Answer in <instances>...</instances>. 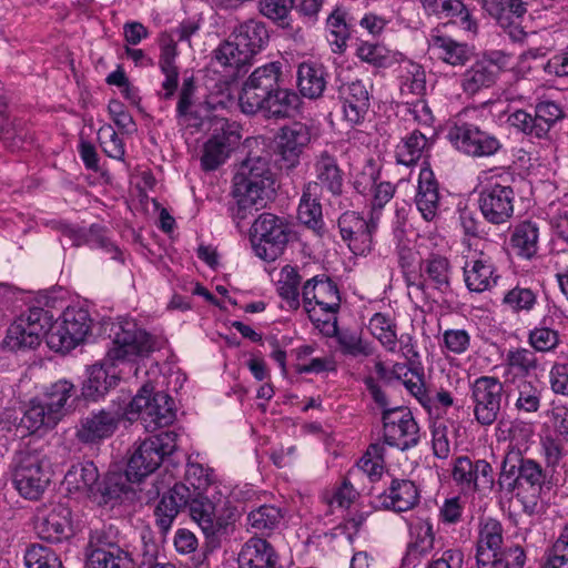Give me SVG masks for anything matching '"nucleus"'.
Returning <instances> with one entry per match:
<instances>
[{
	"label": "nucleus",
	"mask_w": 568,
	"mask_h": 568,
	"mask_svg": "<svg viewBox=\"0 0 568 568\" xmlns=\"http://www.w3.org/2000/svg\"><path fill=\"white\" fill-rule=\"evenodd\" d=\"M294 8V0H260V12L280 23L282 27L287 26L286 19L288 18L292 9Z\"/></svg>",
	"instance_id": "774afa93"
},
{
	"label": "nucleus",
	"mask_w": 568,
	"mask_h": 568,
	"mask_svg": "<svg viewBox=\"0 0 568 568\" xmlns=\"http://www.w3.org/2000/svg\"><path fill=\"white\" fill-rule=\"evenodd\" d=\"M125 406L128 420L140 419L149 432L171 425L176 417L173 398L163 392L154 393L151 383L143 384Z\"/></svg>",
	"instance_id": "7ed1b4c3"
},
{
	"label": "nucleus",
	"mask_w": 568,
	"mask_h": 568,
	"mask_svg": "<svg viewBox=\"0 0 568 568\" xmlns=\"http://www.w3.org/2000/svg\"><path fill=\"white\" fill-rule=\"evenodd\" d=\"M450 274L449 261L440 255H432L420 265L423 282L418 287H432L440 293H447L450 290Z\"/></svg>",
	"instance_id": "7c9ffc66"
},
{
	"label": "nucleus",
	"mask_w": 568,
	"mask_h": 568,
	"mask_svg": "<svg viewBox=\"0 0 568 568\" xmlns=\"http://www.w3.org/2000/svg\"><path fill=\"white\" fill-rule=\"evenodd\" d=\"M509 174L491 175L483 186L478 205L485 220L499 225L509 222L514 215L515 192Z\"/></svg>",
	"instance_id": "0eeeda50"
},
{
	"label": "nucleus",
	"mask_w": 568,
	"mask_h": 568,
	"mask_svg": "<svg viewBox=\"0 0 568 568\" xmlns=\"http://www.w3.org/2000/svg\"><path fill=\"white\" fill-rule=\"evenodd\" d=\"M251 61L247 53L240 49L231 37L213 51V65L219 67L220 72L229 77H237Z\"/></svg>",
	"instance_id": "f704fd0d"
},
{
	"label": "nucleus",
	"mask_w": 568,
	"mask_h": 568,
	"mask_svg": "<svg viewBox=\"0 0 568 568\" xmlns=\"http://www.w3.org/2000/svg\"><path fill=\"white\" fill-rule=\"evenodd\" d=\"M215 133L203 144L201 166L204 171H214L222 165L241 135L225 119L216 121Z\"/></svg>",
	"instance_id": "6ab92c4d"
},
{
	"label": "nucleus",
	"mask_w": 568,
	"mask_h": 568,
	"mask_svg": "<svg viewBox=\"0 0 568 568\" xmlns=\"http://www.w3.org/2000/svg\"><path fill=\"white\" fill-rule=\"evenodd\" d=\"M128 419L125 400L98 412H92L80 420L75 436L83 444H95L111 437L122 419Z\"/></svg>",
	"instance_id": "2eb2a0df"
},
{
	"label": "nucleus",
	"mask_w": 568,
	"mask_h": 568,
	"mask_svg": "<svg viewBox=\"0 0 568 568\" xmlns=\"http://www.w3.org/2000/svg\"><path fill=\"white\" fill-rule=\"evenodd\" d=\"M384 469V447L379 444H372L365 455L358 460L357 467L349 471H358L367 475L372 480L378 479Z\"/></svg>",
	"instance_id": "13d9d810"
},
{
	"label": "nucleus",
	"mask_w": 568,
	"mask_h": 568,
	"mask_svg": "<svg viewBox=\"0 0 568 568\" xmlns=\"http://www.w3.org/2000/svg\"><path fill=\"white\" fill-rule=\"evenodd\" d=\"M341 93L345 120L351 124H358L364 120L369 108L368 85L362 80H355L345 84Z\"/></svg>",
	"instance_id": "bb28decb"
},
{
	"label": "nucleus",
	"mask_w": 568,
	"mask_h": 568,
	"mask_svg": "<svg viewBox=\"0 0 568 568\" xmlns=\"http://www.w3.org/2000/svg\"><path fill=\"white\" fill-rule=\"evenodd\" d=\"M298 104L300 97L297 93L287 89H281L277 83L276 90L267 97L258 112H263L267 118H285L291 115Z\"/></svg>",
	"instance_id": "c03bdc74"
},
{
	"label": "nucleus",
	"mask_w": 568,
	"mask_h": 568,
	"mask_svg": "<svg viewBox=\"0 0 568 568\" xmlns=\"http://www.w3.org/2000/svg\"><path fill=\"white\" fill-rule=\"evenodd\" d=\"M415 202L418 211L426 221L434 220L439 206V192L434 173L428 168H424L419 172Z\"/></svg>",
	"instance_id": "473e14b6"
},
{
	"label": "nucleus",
	"mask_w": 568,
	"mask_h": 568,
	"mask_svg": "<svg viewBox=\"0 0 568 568\" xmlns=\"http://www.w3.org/2000/svg\"><path fill=\"white\" fill-rule=\"evenodd\" d=\"M50 481L49 460L43 449L27 447L16 454L12 464V483L21 497L39 500Z\"/></svg>",
	"instance_id": "f03ea898"
},
{
	"label": "nucleus",
	"mask_w": 568,
	"mask_h": 568,
	"mask_svg": "<svg viewBox=\"0 0 568 568\" xmlns=\"http://www.w3.org/2000/svg\"><path fill=\"white\" fill-rule=\"evenodd\" d=\"M288 222L272 213L261 214L251 227V243L256 256L272 262L281 256L288 243Z\"/></svg>",
	"instance_id": "423d86ee"
},
{
	"label": "nucleus",
	"mask_w": 568,
	"mask_h": 568,
	"mask_svg": "<svg viewBox=\"0 0 568 568\" xmlns=\"http://www.w3.org/2000/svg\"><path fill=\"white\" fill-rule=\"evenodd\" d=\"M302 276L298 270L292 265H285L277 280V293L288 310L300 307V285Z\"/></svg>",
	"instance_id": "3c124183"
},
{
	"label": "nucleus",
	"mask_w": 568,
	"mask_h": 568,
	"mask_svg": "<svg viewBox=\"0 0 568 568\" xmlns=\"http://www.w3.org/2000/svg\"><path fill=\"white\" fill-rule=\"evenodd\" d=\"M187 507L191 518L207 537L227 534L236 520L234 508L226 504L215 505L203 494H192Z\"/></svg>",
	"instance_id": "f8f14e48"
},
{
	"label": "nucleus",
	"mask_w": 568,
	"mask_h": 568,
	"mask_svg": "<svg viewBox=\"0 0 568 568\" xmlns=\"http://www.w3.org/2000/svg\"><path fill=\"white\" fill-rule=\"evenodd\" d=\"M337 343L341 351L345 355L353 357L358 356H371L373 354V347L368 342L362 339V337L353 332L344 331L336 333Z\"/></svg>",
	"instance_id": "69168bd1"
},
{
	"label": "nucleus",
	"mask_w": 568,
	"mask_h": 568,
	"mask_svg": "<svg viewBox=\"0 0 568 568\" xmlns=\"http://www.w3.org/2000/svg\"><path fill=\"white\" fill-rule=\"evenodd\" d=\"M326 83V73L323 65L314 62H303L298 65L297 88L303 97L308 99L322 97Z\"/></svg>",
	"instance_id": "c9c22d12"
},
{
	"label": "nucleus",
	"mask_w": 568,
	"mask_h": 568,
	"mask_svg": "<svg viewBox=\"0 0 568 568\" xmlns=\"http://www.w3.org/2000/svg\"><path fill=\"white\" fill-rule=\"evenodd\" d=\"M174 432H161L144 439L132 454L125 470L126 478L139 483L151 475L161 465L165 456L173 454L178 447Z\"/></svg>",
	"instance_id": "39448f33"
},
{
	"label": "nucleus",
	"mask_w": 568,
	"mask_h": 568,
	"mask_svg": "<svg viewBox=\"0 0 568 568\" xmlns=\"http://www.w3.org/2000/svg\"><path fill=\"white\" fill-rule=\"evenodd\" d=\"M474 416L481 426L493 425L501 413L504 385L495 376H480L470 387Z\"/></svg>",
	"instance_id": "4468645a"
},
{
	"label": "nucleus",
	"mask_w": 568,
	"mask_h": 568,
	"mask_svg": "<svg viewBox=\"0 0 568 568\" xmlns=\"http://www.w3.org/2000/svg\"><path fill=\"white\" fill-rule=\"evenodd\" d=\"M501 149L499 139L478 126L475 142L471 148H467V156L486 158L496 154Z\"/></svg>",
	"instance_id": "338daca9"
},
{
	"label": "nucleus",
	"mask_w": 568,
	"mask_h": 568,
	"mask_svg": "<svg viewBox=\"0 0 568 568\" xmlns=\"http://www.w3.org/2000/svg\"><path fill=\"white\" fill-rule=\"evenodd\" d=\"M87 568H133L131 555L121 547L110 550H90L87 555Z\"/></svg>",
	"instance_id": "8fccbe9b"
},
{
	"label": "nucleus",
	"mask_w": 568,
	"mask_h": 568,
	"mask_svg": "<svg viewBox=\"0 0 568 568\" xmlns=\"http://www.w3.org/2000/svg\"><path fill=\"white\" fill-rule=\"evenodd\" d=\"M430 144V141L424 133L414 130L397 144L395 151L397 163L406 166L415 165L429 149Z\"/></svg>",
	"instance_id": "37998d69"
},
{
	"label": "nucleus",
	"mask_w": 568,
	"mask_h": 568,
	"mask_svg": "<svg viewBox=\"0 0 568 568\" xmlns=\"http://www.w3.org/2000/svg\"><path fill=\"white\" fill-rule=\"evenodd\" d=\"M275 564L273 547L262 538H250L239 554L240 568H275Z\"/></svg>",
	"instance_id": "2f4dec72"
},
{
	"label": "nucleus",
	"mask_w": 568,
	"mask_h": 568,
	"mask_svg": "<svg viewBox=\"0 0 568 568\" xmlns=\"http://www.w3.org/2000/svg\"><path fill=\"white\" fill-rule=\"evenodd\" d=\"M233 194L235 204L231 207V214L237 223L253 215L258 204L263 205L264 195L257 193V191L245 192L234 186Z\"/></svg>",
	"instance_id": "5fc2aeb1"
},
{
	"label": "nucleus",
	"mask_w": 568,
	"mask_h": 568,
	"mask_svg": "<svg viewBox=\"0 0 568 568\" xmlns=\"http://www.w3.org/2000/svg\"><path fill=\"white\" fill-rule=\"evenodd\" d=\"M310 141V130L302 123H294L281 130L277 148L281 159L288 169L296 166L304 148Z\"/></svg>",
	"instance_id": "a878e982"
},
{
	"label": "nucleus",
	"mask_w": 568,
	"mask_h": 568,
	"mask_svg": "<svg viewBox=\"0 0 568 568\" xmlns=\"http://www.w3.org/2000/svg\"><path fill=\"white\" fill-rule=\"evenodd\" d=\"M231 38L252 60L266 47L270 34L262 21L251 19L234 28Z\"/></svg>",
	"instance_id": "c85d7f7f"
},
{
	"label": "nucleus",
	"mask_w": 568,
	"mask_h": 568,
	"mask_svg": "<svg viewBox=\"0 0 568 568\" xmlns=\"http://www.w3.org/2000/svg\"><path fill=\"white\" fill-rule=\"evenodd\" d=\"M384 440L389 446L407 450L415 447L420 438L419 427L410 410L395 407L383 412Z\"/></svg>",
	"instance_id": "f3484780"
},
{
	"label": "nucleus",
	"mask_w": 568,
	"mask_h": 568,
	"mask_svg": "<svg viewBox=\"0 0 568 568\" xmlns=\"http://www.w3.org/2000/svg\"><path fill=\"white\" fill-rule=\"evenodd\" d=\"M432 49L439 59L454 67L464 65L470 58V50L466 44L447 37H433Z\"/></svg>",
	"instance_id": "09e8293b"
},
{
	"label": "nucleus",
	"mask_w": 568,
	"mask_h": 568,
	"mask_svg": "<svg viewBox=\"0 0 568 568\" xmlns=\"http://www.w3.org/2000/svg\"><path fill=\"white\" fill-rule=\"evenodd\" d=\"M98 479L99 471L93 463L77 464L67 471L62 485L69 494L89 495Z\"/></svg>",
	"instance_id": "ea45409f"
},
{
	"label": "nucleus",
	"mask_w": 568,
	"mask_h": 568,
	"mask_svg": "<svg viewBox=\"0 0 568 568\" xmlns=\"http://www.w3.org/2000/svg\"><path fill=\"white\" fill-rule=\"evenodd\" d=\"M92 320L87 310L68 307L60 322H51L48 346L55 352H69L84 342L91 332Z\"/></svg>",
	"instance_id": "9d476101"
},
{
	"label": "nucleus",
	"mask_w": 568,
	"mask_h": 568,
	"mask_svg": "<svg viewBox=\"0 0 568 568\" xmlns=\"http://www.w3.org/2000/svg\"><path fill=\"white\" fill-rule=\"evenodd\" d=\"M303 305L313 322H328L341 307L337 284L326 275L307 280L302 288Z\"/></svg>",
	"instance_id": "6e6552de"
},
{
	"label": "nucleus",
	"mask_w": 568,
	"mask_h": 568,
	"mask_svg": "<svg viewBox=\"0 0 568 568\" xmlns=\"http://www.w3.org/2000/svg\"><path fill=\"white\" fill-rule=\"evenodd\" d=\"M538 225L531 221H523L515 226L510 235V245L517 255L531 258L538 252Z\"/></svg>",
	"instance_id": "a19ab883"
},
{
	"label": "nucleus",
	"mask_w": 568,
	"mask_h": 568,
	"mask_svg": "<svg viewBox=\"0 0 568 568\" xmlns=\"http://www.w3.org/2000/svg\"><path fill=\"white\" fill-rule=\"evenodd\" d=\"M528 343L536 352H550L558 346L559 334L556 329L548 327L544 318L540 326L529 332Z\"/></svg>",
	"instance_id": "e2e57ef3"
},
{
	"label": "nucleus",
	"mask_w": 568,
	"mask_h": 568,
	"mask_svg": "<svg viewBox=\"0 0 568 568\" xmlns=\"http://www.w3.org/2000/svg\"><path fill=\"white\" fill-rule=\"evenodd\" d=\"M358 477V471H348L345 478L336 486L332 494L325 495V500L329 506L336 505L339 508L347 509L358 498L359 493L354 487L353 480Z\"/></svg>",
	"instance_id": "4d7b16f0"
},
{
	"label": "nucleus",
	"mask_w": 568,
	"mask_h": 568,
	"mask_svg": "<svg viewBox=\"0 0 568 568\" xmlns=\"http://www.w3.org/2000/svg\"><path fill=\"white\" fill-rule=\"evenodd\" d=\"M463 270L466 287L474 293L490 291L500 277L491 257L484 252L469 257Z\"/></svg>",
	"instance_id": "5701e85b"
},
{
	"label": "nucleus",
	"mask_w": 568,
	"mask_h": 568,
	"mask_svg": "<svg viewBox=\"0 0 568 568\" xmlns=\"http://www.w3.org/2000/svg\"><path fill=\"white\" fill-rule=\"evenodd\" d=\"M561 106L554 101H541L535 106V121L538 122L539 139L545 138L550 129L564 119Z\"/></svg>",
	"instance_id": "bf43d9fd"
},
{
	"label": "nucleus",
	"mask_w": 568,
	"mask_h": 568,
	"mask_svg": "<svg viewBox=\"0 0 568 568\" xmlns=\"http://www.w3.org/2000/svg\"><path fill=\"white\" fill-rule=\"evenodd\" d=\"M191 497V489L182 483H176L161 497L154 509V516L156 526L163 534L170 530L178 514L187 506Z\"/></svg>",
	"instance_id": "b1692460"
},
{
	"label": "nucleus",
	"mask_w": 568,
	"mask_h": 568,
	"mask_svg": "<svg viewBox=\"0 0 568 568\" xmlns=\"http://www.w3.org/2000/svg\"><path fill=\"white\" fill-rule=\"evenodd\" d=\"M452 476L456 485L465 491L490 490L494 485L493 467L484 459L457 457L453 464Z\"/></svg>",
	"instance_id": "aec40b11"
},
{
	"label": "nucleus",
	"mask_w": 568,
	"mask_h": 568,
	"mask_svg": "<svg viewBox=\"0 0 568 568\" xmlns=\"http://www.w3.org/2000/svg\"><path fill=\"white\" fill-rule=\"evenodd\" d=\"M424 10L429 16L438 18H459L466 30H471L475 22L470 19V13L462 0H420Z\"/></svg>",
	"instance_id": "79ce46f5"
},
{
	"label": "nucleus",
	"mask_w": 568,
	"mask_h": 568,
	"mask_svg": "<svg viewBox=\"0 0 568 568\" xmlns=\"http://www.w3.org/2000/svg\"><path fill=\"white\" fill-rule=\"evenodd\" d=\"M399 97L408 105L414 120L422 124L433 122L432 112L422 97L426 91V73L424 68L410 60L403 61L398 67Z\"/></svg>",
	"instance_id": "1a4fd4ad"
},
{
	"label": "nucleus",
	"mask_w": 568,
	"mask_h": 568,
	"mask_svg": "<svg viewBox=\"0 0 568 568\" xmlns=\"http://www.w3.org/2000/svg\"><path fill=\"white\" fill-rule=\"evenodd\" d=\"M110 337L112 342L106 352V359L112 365L149 355L155 349L154 337L130 318H118L113 322Z\"/></svg>",
	"instance_id": "20e7f679"
},
{
	"label": "nucleus",
	"mask_w": 568,
	"mask_h": 568,
	"mask_svg": "<svg viewBox=\"0 0 568 568\" xmlns=\"http://www.w3.org/2000/svg\"><path fill=\"white\" fill-rule=\"evenodd\" d=\"M538 367V358L534 351L525 347L510 348L505 356V374L525 378Z\"/></svg>",
	"instance_id": "a18cd8bd"
},
{
	"label": "nucleus",
	"mask_w": 568,
	"mask_h": 568,
	"mask_svg": "<svg viewBox=\"0 0 568 568\" xmlns=\"http://www.w3.org/2000/svg\"><path fill=\"white\" fill-rule=\"evenodd\" d=\"M62 419L57 410L50 408L43 398L32 399L21 423L31 433L52 429Z\"/></svg>",
	"instance_id": "4c0bfd02"
},
{
	"label": "nucleus",
	"mask_w": 568,
	"mask_h": 568,
	"mask_svg": "<svg viewBox=\"0 0 568 568\" xmlns=\"http://www.w3.org/2000/svg\"><path fill=\"white\" fill-rule=\"evenodd\" d=\"M74 394L75 386L67 379H60L48 387L42 398L63 418L71 407L69 400Z\"/></svg>",
	"instance_id": "864d4df0"
},
{
	"label": "nucleus",
	"mask_w": 568,
	"mask_h": 568,
	"mask_svg": "<svg viewBox=\"0 0 568 568\" xmlns=\"http://www.w3.org/2000/svg\"><path fill=\"white\" fill-rule=\"evenodd\" d=\"M409 535L410 540L407 545L405 560L409 565H415L434 550L435 532L433 524L428 519H418L410 524Z\"/></svg>",
	"instance_id": "c756f323"
},
{
	"label": "nucleus",
	"mask_w": 568,
	"mask_h": 568,
	"mask_svg": "<svg viewBox=\"0 0 568 568\" xmlns=\"http://www.w3.org/2000/svg\"><path fill=\"white\" fill-rule=\"evenodd\" d=\"M274 183L268 156L250 154L240 165L233 178L234 186L245 192L257 191L265 195Z\"/></svg>",
	"instance_id": "4be33fe9"
},
{
	"label": "nucleus",
	"mask_w": 568,
	"mask_h": 568,
	"mask_svg": "<svg viewBox=\"0 0 568 568\" xmlns=\"http://www.w3.org/2000/svg\"><path fill=\"white\" fill-rule=\"evenodd\" d=\"M536 300V294L530 288L516 286L504 295L503 304L515 313L529 312Z\"/></svg>",
	"instance_id": "0e129e2a"
},
{
	"label": "nucleus",
	"mask_w": 568,
	"mask_h": 568,
	"mask_svg": "<svg viewBox=\"0 0 568 568\" xmlns=\"http://www.w3.org/2000/svg\"><path fill=\"white\" fill-rule=\"evenodd\" d=\"M467 115V111L459 113L447 132V139L452 145L465 155H467V148L473 146L478 130V125L469 122Z\"/></svg>",
	"instance_id": "49530a36"
},
{
	"label": "nucleus",
	"mask_w": 568,
	"mask_h": 568,
	"mask_svg": "<svg viewBox=\"0 0 568 568\" xmlns=\"http://www.w3.org/2000/svg\"><path fill=\"white\" fill-rule=\"evenodd\" d=\"M282 519V510L272 505L260 506L247 515V523L256 532L275 529Z\"/></svg>",
	"instance_id": "6e6d98bb"
},
{
	"label": "nucleus",
	"mask_w": 568,
	"mask_h": 568,
	"mask_svg": "<svg viewBox=\"0 0 568 568\" xmlns=\"http://www.w3.org/2000/svg\"><path fill=\"white\" fill-rule=\"evenodd\" d=\"M321 187L317 183H306L297 209V217L301 223L316 230L322 226Z\"/></svg>",
	"instance_id": "e433bc0d"
},
{
	"label": "nucleus",
	"mask_w": 568,
	"mask_h": 568,
	"mask_svg": "<svg viewBox=\"0 0 568 568\" xmlns=\"http://www.w3.org/2000/svg\"><path fill=\"white\" fill-rule=\"evenodd\" d=\"M353 18L343 7H336L326 19V39L334 53H343L352 34Z\"/></svg>",
	"instance_id": "72a5a7b5"
},
{
	"label": "nucleus",
	"mask_w": 568,
	"mask_h": 568,
	"mask_svg": "<svg viewBox=\"0 0 568 568\" xmlns=\"http://www.w3.org/2000/svg\"><path fill=\"white\" fill-rule=\"evenodd\" d=\"M98 140L105 155L111 159L123 161L125 146L123 140L114 131L112 125L104 124L98 131Z\"/></svg>",
	"instance_id": "680f3d73"
},
{
	"label": "nucleus",
	"mask_w": 568,
	"mask_h": 568,
	"mask_svg": "<svg viewBox=\"0 0 568 568\" xmlns=\"http://www.w3.org/2000/svg\"><path fill=\"white\" fill-rule=\"evenodd\" d=\"M483 7L513 40L519 41L525 37L523 21L528 11V2L524 0H483Z\"/></svg>",
	"instance_id": "412c9836"
},
{
	"label": "nucleus",
	"mask_w": 568,
	"mask_h": 568,
	"mask_svg": "<svg viewBox=\"0 0 568 568\" xmlns=\"http://www.w3.org/2000/svg\"><path fill=\"white\" fill-rule=\"evenodd\" d=\"M116 378L100 365H93L88 372V378L82 386V395L87 399L95 400L103 396L109 388L115 385Z\"/></svg>",
	"instance_id": "603ef678"
},
{
	"label": "nucleus",
	"mask_w": 568,
	"mask_h": 568,
	"mask_svg": "<svg viewBox=\"0 0 568 568\" xmlns=\"http://www.w3.org/2000/svg\"><path fill=\"white\" fill-rule=\"evenodd\" d=\"M368 329L387 352L395 353L397 351L396 323L388 314L375 313L369 320Z\"/></svg>",
	"instance_id": "de8ad7c7"
},
{
	"label": "nucleus",
	"mask_w": 568,
	"mask_h": 568,
	"mask_svg": "<svg viewBox=\"0 0 568 568\" xmlns=\"http://www.w3.org/2000/svg\"><path fill=\"white\" fill-rule=\"evenodd\" d=\"M52 317L49 312L34 307L21 315L8 328V344L12 348H34L40 345L41 338H48Z\"/></svg>",
	"instance_id": "dca6fc26"
},
{
	"label": "nucleus",
	"mask_w": 568,
	"mask_h": 568,
	"mask_svg": "<svg viewBox=\"0 0 568 568\" xmlns=\"http://www.w3.org/2000/svg\"><path fill=\"white\" fill-rule=\"evenodd\" d=\"M313 171L316 180L310 183H317L321 187V192L323 189H326L334 196L342 194L344 174L333 153L323 150L315 154L313 159Z\"/></svg>",
	"instance_id": "393cba45"
},
{
	"label": "nucleus",
	"mask_w": 568,
	"mask_h": 568,
	"mask_svg": "<svg viewBox=\"0 0 568 568\" xmlns=\"http://www.w3.org/2000/svg\"><path fill=\"white\" fill-rule=\"evenodd\" d=\"M381 503L386 509L407 511L419 503V490L412 480L394 478L381 495Z\"/></svg>",
	"instance_id": "cd10ccee"
},
{
	"label": "nucleus",
	"mask_w": 568,
	"mask_h": 568,
	"mask_svg": "<svg viewBox=\"0 0 568 568\" xmlns=\"http://www.w3.org/2000/svg\"><path fill=\"white\" fill-rule=\"evenodd\" d=\"M24 561L28 568H62L57 554L42 545L33 544L27 548Z\"/></svg>",
	"instance_id": "052dcab7"
},
{
	"label": "nucleus",
	"mask_w": 568,
	"mask_h": 568,
	"mask_svg": "<svg viewBox=\"0 0 568 568\" xmlns=\"http://www.w3.org/2000/svg\"><path fill=\"white\" fill-rule=\"evenodd\" d=\"M497 79V68L488 60L476 61L462 78L465 93L474 95L483 89L491 87Z\"/></svg>",
	"instance_id": "58836bf2"
},
{
	"label": "nucleus",
	"mask_w": 568,
	"mask_h": 568,
	"mask_svg": "<svg viewBox=\"0 0 568 568\" xmlns=\"http://www.w3.org/2000/svg\"><path fill=\"white\" fill-rule=\"evenodd\" d=\"M504 528L494 518L481 520L476 539L477 568H524L525 550L518 546L503 547Z\"/></svg>",
	"instance_id": "f257e3e1"
},
{
	"label": "nucleus",
	"mask_w": 568,
	"mask_h": 568,
	"mask_svg": "<svg viewBox=\"0 0 568 568\" xmlns=\"http://www.w3.org/2000/svg\"><path fill=\"white\" fill-rule=\"evenodd\" d=\"M37 535L49 542H61L72 532L71 509L63 504L43 505L37 509L34 518Z\"/></svg>",
	"instance_id": "a211bd4d"
},
{
	"label": "nucleus",
	"mask_w": 568,
	"mask_h": 568,
	"mask_svg": "<svg viewBox=\"0 0 568 568\" xmlns=\"http://www.w3.org/2000/svg\"><path fill=\"white\" fill-rule=\"evenodd\" d=\"M281 74L282 64L277 61L256 68L243 83L239 97L241 110L246 114L257 113L267 97L276 90Z\"/></svg>",
	"instance_id": "9b49d317"
},
{
	"label": "nucleus",
	"mask_w": 568,
	"mask_h": 568,
	"mask_svg": "<svg viewBox=\"0 0 568 568\" xmlns=\"http://www.w3.org/2000/svg\"><path fill=\"white\" fill-rule=\"evenodd\" d=\"M379 217L371 213L366 219L355 211L344 212L337 220L342 240L355 255H366L374 246Z\"/></svg>",
	"instance_id": "ddd939ff"
}]
</instances>
